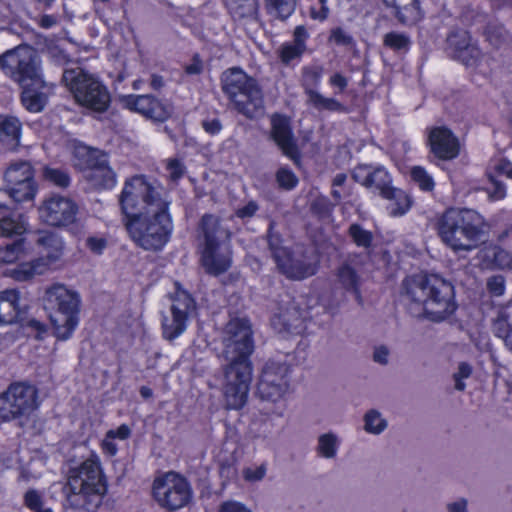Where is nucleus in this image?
Listing matches in <instances>:
<instances>
[{
	"label": "nucleus",
	"mask_w": 512,
	"mask_h": 512,
	"mask_svg": "<svg viewBox=\"0 0 512 512\" xmlns=\"http://www.w3.org/2000/svg\"><path fill=\"white\" fill-rule=\"evenodd\" d=\"M171 200L164 187L144 176L126 181L120 195L123 224L133 242L146 251H161L173 232Z\"/></svg>",
	"instance_id": "obj_1"
},
{
	"label": "nucleus",
	"mask_w": 512,
	"mask_h": 512,
	"mask_svg": "<svg viewBox=\"0 0 512 512\" xmlns=\"http://www.w3.org/2000/svg\"><path fill=\"white\" fill-rule=\"evenodd\" d=\"M402 298L411 315L433 322L447 319L456 310L453 285L434 275L405 278Z\"/></svg>",
	"instance_id": "obj_2"
},
{
	"label": "nucleus",
	"mask_w": 512,
	"mask_h": 512,
	"mask_svg": "<svg viewBox=\"0 0 512 512\" xmlns=\"http://www.w3.org/2000/svg\"><path fill=\"white\" fill-rule=\"evenodd\" d=\"M63 492L65 508L95 512L100 507L107 492V481L97 455L92 454L69 470Z\"/></svg>",
	"instance_id": "obj_3"
},
{
	"label": "nucleus",
	"mask_w": 512,
	"mask_h": 512,
	"mask_svg": "<svg viewBox=\"0 0 512 512\" xmlns=\"http://www.w3.org/2000/svg\"><path fill=\"white\" fill-rule=\"evenodd\" d=\"M489 225L485 218L473 209L446 210L437 222L441 241L453 252H471L484 243Z\"/></svg>",
	"instance_id": "obj_4"
},
{
	"label": "nucleus",
	"mask_w": 512,
	"mask_h": 512,
	"mask_svg": "<svg viewBox=\"0 0 512 512\" xmlns=\"http://www.w3.org/2000/svg\"><path fill=\"white\" fill-rule=\"evenodd\" d=\"M220 82L223 93L240 114L253 119L262 113L263 91L255 78L239 67H232L221 74Z\"/></svg>",
	"instance_id": "obj_5"
},
{
	"label": "nucleus",
	"mask_w": 512,
	"mask_h": 512,
	"mask_svg": "<svg viewBox=\"0 0 512 512\" xmlns=\"http://www.w3.org/2000/svg\"><path fill=\"white\" fill-rule=\"evenodd\" d=\"M62 81L80 106L96 113H103L109 108V89L97 75L75 67L64 70Z\"/></svg>",
	"instance_id": "obj_6"
},
{
	"label": "nucleus",
	"mask_w": 512,
	"mask_h": 512,
	"mask_svg": "<svg viewBox=\"0 0 512 512\" xmlns=\"http://www.w3.org/2000/svg\"><path fill=\"white\" fill-rule=\"evenodd\" d=\"M79 295L62 284L48 288L44 296L45 309L49 311L55 335L67 340L78 325Z\"/></svg>",
	"instance_id": "obj_7"
},
{
	"label": "nucleus",
	"mask_w": 512,
	"mask_h": 512,
	"mask_svg": "<svg viewBox=\"0 0 512 512\" xmlns=\"http://www.w3.org/2000/svg\"><path fill=\"white\" fill-rule=\"evenodd\" d=\"M0 69L22 88L42 81L41 59L30 45L23 44L0 55Z\"/></svg>",
	"instance_id": "obj_8"
},
{
	"label": "nucleus",
	"mask_w": 512,
	"mask_h": 512,
	"mask_svg": "<svg viewBox=\"0 0 512 512\" xmlns=\"http://www.w3.org/2000/svg\"><path fill=\"white\" fill-rule=\"evenodd\" d=\"M219 377L225 405L228 409H241L247 402L253 375L252 362L221 361Z\"/></svg>",
	"instance_id": "obj_9"
},
{
	"label": "nucleus",
	"mask_w": 512,
	"mask_h": 512,
	"mask_svg": "<svg viewBox=\"0 0 512 512\" xmlns=\"http://www.w3.org/2000/svg\"><path fill=\"white\" fill-rule=\"evenodd\" d=\"M40 405L38 389L26 382H14L0 394V418L4 421L28 419Z\"/></svg>",
	"instance_id": "obj_10"
},
{
	"label": "nucleus",
	"mask_w": 512,
	"mask_h": 512,
	"mask_svg": "<svg viewBox=\"0 0 512 512\" xmlns=\"http://www.w3.org/2000/svg\"><path fill=\"white\" fill-rule=\"evenodd\" d=\"M268 245L280 272L289 279L302 280L317 271L315 260L302 249L289 251L281 245L278 235L269 234Z\"/></svg>",
	"instance_id": "obj_11"
},
{
	"label": "nucleus",
	"mask_w": 512,
	"mask_h": 512,
	"mask_svg": "<svg viewBox=\"0 0 512 512\" xmlns=\"http://www.w3.org/2000/svg\"><path fill=\"white\" fill-rule=\"evenodd\" d=\"M291 372V366L287 362L268 360L258 377V397L271 403L284 399L290 391Z\"/></svg>",
	"instance_id": "obj_12"
},
{
	"label": "nucleus",
	"mask_w": 512,
	"mask_h": 512,
	"mask_svg": "<svg viewBox=\"0 0 512 512\" xmlns=\"http://www.w3.org/2000/svg\"><path fill=\"white\" fill-rule=\"evenodd\" d=\"M7 190L0 191V210L7 209L4 198L15 202L32 200L36 193L33 181V169L27 161H17L10 164L5 175Z\"/></svg>",
	"instance_id": "obj_13"
},
{
	"label": "nucleus",
	"mask_w": 512,
	"mask_h": 512,
	"mask_svg": "<svg viewBox=\"0 0 512 512\" xmlns=\"http://www.w3.org/2000/svg\"><path fill=\"white\" fill-rule=\"evenodd\" d=\"M152 492L155 501L168 510L184 507L192 494L186 479L174 472L157 477L153 482Z\"/></svg>",
	"instance_id": "obj_14"
},
{
	"label": "nucleus",
	"mask_w": 512,
	"mask_h": 512,
	"mask_svg": "<svg viewBox=\"0 0 512 512\" xmlns=\"http://www.w3.org/2000/svg\"><path fill=\"white\" fill-rule=\"evenodd\" d=\"M323 69L319 66L304 67L302 69V86L307 95V103L317 110H327L331 112H345L346 108L338 100L327 98L316 91L320 84Z\"/></svg>",
	"instance_id": "obj_15"
},
{
	"label": "nucleus",
	"mask_w": 512,
	"mask_h": 512,
	"mask_svg": "<svg viewBox=\"0 0 512 512\" xmlns=\"http://www.w3.org/2000/svg\"><path fill=\"white\" fill-rule=\"evenodd\" d=\"M39 213L46 224L63 227L75 222L78 206L69 198L52 196L44 201L39 208Z\"/></svg>",
	"instance_id": "obj_16"
},
{
	"label": "nucleus",
	"mask_w": 512,
	"mask_h": 512,
	"mask_svg": "<svg viewBox=\"0 0 512 512\" xmlns=\"http://www.w3.org/2000/svg\"><path fill=\"white\" fill-rule=\"evenodd\" d=\"M86 156L85 178L95 189H111L116 184V175L108 166L107 156L95 150L83 149Z\"/></svg>",
	"instance_id": "obj_17"
},
{
	"label": "nucleus",
	"mask_w": 512,
	"mask_h": 512,
	"mask_svg": "<svg viewBox=\"0 0 512 512\" xmlns=\"http://www.w3.org/2000/svg\"><path fill=\"white\" fill-rule=\"evenodd\" d=\"M120 102L125 108L154 121L163 122L172 114V107L169 104L149 94L122 96Z\"/></svg>",
	"instance_id": "obj_18"
},
{
	"label": "nucleus",
	"mask_w": 512,
	"mask_h": 512,
	"mask_svg": "<svg viewBox=\"0 0 512 512\" xmlns=\"http://www.w3.org/2000/svg\"><path fill=\"white\" fill-rule=\"evenodd\" d=\"M353 180L384 197L392 188V177L382 165L359 164L351 172Z\"/></svg>",
	"instance_id": "obj_19"
},
{
	"label": "nucleus",
	"mask_w": 512,
	"mask_h": 512,
	"mask_svg": "<svg viewBox=\"0 0 512 512\" xmlns=\"http://www.w3.org/2000/svg\"><path fill=\"white\" fill-rule=\"evenodd\" d=\"M430 151L440 160H452L459 154L460 145L453 132L444 127H434L428 134Z\"/></svg>",
	"instance_id": "obj_20"
},
{
	"label": "nucleus",
	"mask_w": 512,
	"mask_h": 512,
	"mask_svg": "<svg viewBox=\"0 0 512 512\" xmlns=\"http://www.w3.org/2000/svg\"><path fill=\"white\" fill-rule=\"evenodd\" d=\"M198 233L203 240V246L229 245L231 238L229 227L221 218L213 214L202 216Z\"/></svg>",
	"instance_id": "obj_21"
},
{
	"label": "nucleus",
	"mask_w": 512,
	"mask_h": 512,
	"mask_svg": "<svg viewBox=\"0 0 512 512\" xmlns=\"http://www.w3.org/2000/svg\"><path fill=\"white\" fill-rule=\"evenodd\" d=\"M271 136L283 154L293 161L299 158V150L289 119L282 115L271 118Z\"/></svg>",
	"instance_id": "obj_22"
},
{
	"label": "nucleus",
	"mask_w": 512,
	"mask_h": 512,
	"mask_svg": "<svg viewBox=\"0 0 512 512\" xmlns=\"http://www.w3.org/2000/svg\"><path fill=\"white\" fill-rule=\"evenodd\" d=\"M201 261L209 274L219 275L226 272L231 266L230 246H203Z\"/></svg>",
	"instance_id": "obj_23"
},
{
	"label": "nucleus",
	"mask_w": 512,
	"mask_h": 512,
	"mask_svg": "<svg viewBox=\"0 0 512 512\" xmlns=\"http://www.w3.org/2000/svg\"><path fill=\"white\" fill-rule=\"evenodd\" d=\"M448 46L452 50L453 57L464 63L472 65L480 57V50L470 42L468 32L459 30L451 32L447 38Z\"/></svg>",
	"instance_id": "obj_24"
},
{
	"label": "nucleus",
	"mask_w": 512,
	"mask_h": 512,
	"mask_svg": "<svg viewBox=\"0 0 512 512\" xmlns=\"http://www.w3.org/2000/svg\"><path fill=\"white\" fill-rule=\"evenodd\" d=\"M20 292L16 289L0 291V326L11 325L19 321Z\"/></svg>",
	"instance_id": "obj_25"
},
{
	"label": "nucleus",
	"mask_w": 512,
	"mask_h": 512,
	"mask_svg": "<svg viewBox=\"0 0 512 512\" xmlns=\"http://www.w3.org/2000/svg\"><path fill=\"white\" fill-rule=\"evenodd\" d=\"M221 361L252 362L250 357L254 352V339L250 340H221Z\"/></svg>",
	"instance_id": "obj_26"
},
{
	"label": "nucleus",
	"mask_w": 512,
	"mask_h": 512,
	"mask_svg": "<svg viewBox=\"0 0 512 512\" xmlns=\"http://www.w3.org/2000/svg\"><path fill=\"white\" fill-rule=\"evenodd\" d=\"M272 325L280 333L299 334L303 329L301 312L294 305H289L274 315Z\"/></svg>",
	"instance_id": "obj_27"
},
{
	"label": "nucleus",
	"mask_w": 512,
	"mask_h": 512,
	"mask_svg": "<svg viewBox=\"0 0 512 512\" xmlns=\"http://www.w3.org/2000/svg\"><path fill=\"white\" fill-rule=\"evenodd\" d=\"M293 42L284 43L279 48V58L283 64L288 65L291 61L300 59L306 50V40L309 35L306 28L299 25L293 33Z\"/></svg>",
	"instance_id": "obj_28"
},
{
	"label": "nucleus",
	"mask_w": 512,
	"mask_h": 512,
	"mask_svg": "<svg viewBox=\"0 0 512 512\" xmlns=\"http://www.w3.org/2000/svg\"><path fill=\"white\" fill-rule=\"evenodd\" d=\"M55 262L45 255L30 262L20 264L12 270L11 276L16 281H28L36 275H42L47 272Z\"/></svg>",
	"instance_id": "obj_29"
},
{
	"label": "nucleus",
	"mask_w": 512,
	"mask_h": 512,
	"mask_svg": "<svg viewBox=\"0 0 512 512\" xmlns=\"http://www.w3.org/2000/svg\"><path fill=\"white\" fill-rule=\"evenodd\" d=\"M394 9L396 18L403 24H413L422 17L417 0H383Z\"/></svg>",
	"instance_id": "obj_30"
},
{
	"label": "nucleus",
	"mask_w": 512,
	"mask_h": 512,
	"mask_svg": "<svg viewBox=\"0 0 512 512\" xmlns=\"http://www.w3.org/2000/svg\"><path fill=\"white\" fill-rule=\"evenodd\" d=\"M21 122L11 115H0V141L9 149L19 145Z\"/></svg>",
	"instance_id": "obj_31"
},
{
	"label": "nucleus",
	"mask_w": 512,
	"mask_h": 512,
	"mask_svg": "<svg viewBox=\"0 0 512 512\" xmlns=\"http://www.w3.org/2000/svg\"><path fill=\"white\" fill-rule=\"evenodd\" d=\"M482 258L491 269H512V253L496 245L482 250Z\"/></svg>",
	"instance_id": "obj_32"
},
{
	"label": "nucleus",
	"mask_w": 512,
	"mask_h": 512,
	"mask_svg": "<svg viewBox=\"0 0 512 512\" xmlns=\"http://www.w3.org/2000/svg\"><path fill=\"white\" fill-rule=\"evenodd\" d=\"M36 244L42 247V251L50 260L58 261L64 250L63 239L53 232H41L36 240Z\"/></svg>",
	"instance_id": "obj_33"
},
{
	"label": "nucleus",
	"mask_w": 512,
	"mask_h": 512,
	"mask_svg": "<svg viewBox=\"0 0 512 512\" xmlns=\"http://www.w3.org/2000/svg\"><path fill=\"white\" fill-rule=\"evenodd\" d=\"M250 340L253 331L250 322L245 318H233L225 326L221 340Z\"/></svg>",
	"instance_id": "obj_34"
},
{
	"label": "nucleus",
	"mask_w": 512,
	"mask_h": 512,
	"mask_svg": "<svg viewBox=\"0 0 512 512\" xmlns=\"http://www.w3.org/2000/svg\"><path fill=\"white\" fill-rule=\"evenodd\" d=\"M234 19L255 18L259 10L258 0H224Z\"/></svg>",
	"instance_id": "obj_35"
},
{
	"label": "nucleus",
	"mask_w": 512,
	"mask_h": 512,
	"mask_svg": "<svg viewBox=\"0 0 512 512\" xmlns=\"http://www.w3.org/2000/svg\"><path fill=\"white\" fill-rule=\"evenodd\" d=\"M340 438L334 432L320 434L317 438L315 452L325 459L336 458L340 446Z\"/></svg>",
	"instance_id": "obj_36"
},
{
	"label": "nucleus",
	"mask_w": 512,
	"mask_h": 512,
	"mask_svg": "<svg viewBox=\"0 0 512 512\" xmlns=\"http://www.w3.org/2000/svg\"><path fill=\"white\" fill-rule=\"evenodd\" d=\"M26 229V218L22 214H11L0 219V237L21 236Z\"/></svg>",
	"instance_id": "obj_37"
},
{
	"label": "nucleus",
	"mask_w": 512,
	"mask_h": 512,
	"mask_svg": "<svg viewBox=\"0 0 512 512\" xmlns=\"http://www.w3.org/2000/svg\"><path fill=\"white\" fill-rule=\"evenodd\" d=\"M383 198L391 201L389 210L390 215L394 217L404 215L410 209L412 203L408 194L393 186Z\"/></svg>",
	"instance_id": "obj_38"
},
{
	"label": "nucleus",
	"mask_w": 512,
	"mask_h": 512,
	"mask_svg": "<svg viewBox=\"0 0 512 512\" xmlns=\"http://www.w3.org/2000/svg\"><path fill=\"white\" fill-rule=\"evenodd\" d=\"M338 280L340 284L348 291H352L355 294L356 300L361 302V294L359 292V275L349 264L344 263L338 269Z\"/></svg>",
	"instance_id": "obj_39"
},
{
	"label": "nucleus",
	"mask_w": 512,
	"mask_h": 512,
	"mask_svg": "<svg viewBox=\"0 0 512 512\" xmlns=\"http://www.w3.org/2000/svg\"><path fill=\"white\" fill-rule=\"evenodd\" d=\"M187 319L188 318L177 314L164 316L162 320L164 338L171 341L179 337L187 328Z\"/></svg>",
	"instance_id": "obj_40"
},
{
	"label": "nucleus",
	"mask_w": 512,
	"mask_h": 512,
	"mask_svg": "<svg viewBox=\"0 0 512 512\" xmlns=\"http://www.w3.org/2000/svg\"><path fill=\"white\" fill-rule=\"evenodd\" d=\"M178 286V284H176ZM195 308V302L191 295L177 287L175 294L172 297L171 314L182 315L188 318V315Z\"/></svg>",
	"instance_id": "obj_41"
},
{
	"label": "nucleus",
	"mask_w": 512,
	"mask_h": 512,
	"mask_svg": "<svg viewBox=\"0 0 512 512\" xmlns=\"http://www.w3.org/2000/svg\"><path fill=\"white\" fill-rule=\"evenodd\" d=\"M364 431L371 435H380L388 427V421L377 409L368 410L363 416Z\"/></svg>",
	"instance_id": "obj_42"
},
{
	"label": "nucleus",
	"mask_w": 512,
	"mask_h": 512,
	"mask_svg": "<svg viewBox=\"0 0 512 512\" xmlns=\"http://www.w3.org/2000/svg\"><path fill=\"white\" fill-rule=\"evenodd\" d=\"M348 235L352 241L361 248L368 249L374 240L373 233L364 229L360 224L353 223L348 229Z\"/></svg>",
	"instance_id": "obj_43"
},
{
	"label": "nucleus",
	"mask_w": 512,
	"mask_h": 512,
	"mask_svg": "<svg viewBox=\"0 0 512 512\" xmlns=\"http://www.w3.org/2000/svg\"><path fill=\"white\" fill-rule=\"evenodd\" d=\"M24 240L18 239L10 244L0 246V263L10 264L20 258L24 251Z\"/></svg>",
	"instance_id": "obj_44"
},
{
	"label": "nucleus",
	"mask_w": 512,
	"mask_h": 512,
	"mask_svg": "<svg viewBox=\"0 0 512 512\" xmlns=\"http://www.w3.org/2000/svg\"><path fill=\"white\" fill-rule=\"evenodd\" d=\"M267 11L270 15L281 20L289 17L293 10V4L288 0H267Z\"/></svg>",
	"instance_id": "obj_45"
},
{
	"label": "nucleus",
	"mask_w": 512,
	"mask_h": 512,
	"mask_svg": "<svg viewBox=\"0 0 512 512\" xmlns=\"http://www.w3.org/2000/svg\"><path fill=\"white\" fill-rule=\"evenodd\" d=\"M383 43L386 47L395 50H408L411 41L410 38L404 34L399 32H389L384 36Z\"/></svg>",
	"instance_id": "obj_46"
},
{
	"label": "nucleus",
	"mask_w": 512,
	"mask_h": 512,
	"mask_svg": "<svg viewBox=\"0 0 512 512\" xmlns=\"http://www.w3.org/2000/svg\"><path fill=\"white\" fill-rule=\"evenodd\" d=\"M411 177L421 190L428 192L434 189L435 183L433 178L424 168L420 166L413 167L411 170Z\"/></svg>",
	"instance_id": "obj_47"
},
{
	"label": "nucleus",
	"mask_w": 512,
	"mask_h": 512,
	"mask_svg": "<svg viewBox=\"0 0 512 512\" xmlns=\"http://www.w3.org/2000/svg\"><path fill=\"white\" fill-rule=\"evenodd\" d=\"M22 103L31 112H39L44 107L42 95L26 88H24L22 93Z\"/></svg>",
	"instance_id": "obj_48"
},
{
	"label": "nucleus",
	"mask_w": 512,
	"mask_h": 512,
	"mask_svg": "<svg viewBox=\"0 0 512 512\" xmlns=\"http://www.w3.org/2000/svg\"><path fill=\"white\" fill-rule=\"evenodd\" d=\"M44 177L46 180L60 188H66L70 184V177L68 173L62 169L46 167L44 169Z\"/></svg>",
	"instance_id": "obj_49"
},
{
	"label": "nucleus",
	"mask_w": 512,
	"mask_h": 512,
	"mask_svg": "<svg viewBox=\"0 0 512 512\" xmlns=\"http://www.w3.org/2000/svg\"><path fill=\"white\" fill-rule=\"evenodd\" d=\"M472 366L467 362H460L457 370L453 373L454 388L457 391H464L466 384L465 379H468L472 375Z\"/></svg>",
	"instance_id": "obj_50"
},
{
	"label": "nucleus",
	"mask_w": 512,
	"mask_h": 512,
	"mask_svg": "<svg viewBox=\"0 0 512 512\" xmlns=\"http://www.w3.org/2000/svg\"><path fill=\"white\" fill-rule=\"evenodd\" d=\"M276 180L279 186L286 190L293 189L298 183V178L294 172L285 167H282L277 171Z\"/></svg>",
	"instance_id": "obj_51"
},
{
	"label": "nucleus",
	"mask_w": 512,
	"mask_h": 512,
	"mask_svg": "<svg viewBox=\"0 0 512 512\" xmlns=\"http://www.w3.org/2000/svg\"><path fill=\"white\" fill-rule=\"evenodd\" d=\"M493 329L496 335L508 342V339L512 336V327L508 323V317L501 313L493 323Z\"/></svg>",
	"instance_id": "obj_52"
},
{
	"label": "nucleus",
	"mask_w": 512,
	"mask_h": 512,
	"mask_svg": "<svg viewBox=\"0 0 512 512\" xmlns=\"http://www.w3.org/2000/svg\"><path fill=\"white\" fill-rule=\"evenodd\" d=\"M267 467L265 464L259 466L246 467L242 471L243 478L248 482L261 481L266 475Z\"/></svg>",
	"instance_id": "obj_53"
},
{
	"label": "nucleus",
	"mask_w": 512,
	"mask_h": 512,
	"mask_svg": "<svg viewBox=\"0 0 512 512\" xmlns=\"http://www.w3.org/2000/svg\"><path fill=\"white\" fill-rule=\"evenodd\" d=\"M490 185L486 188V191L491 200H502L506 196V188L499 180L495 179L489 174Z\"/></svg>",
	"instance_id": "obj_54"
},
{
	"label": "nucleus",
	"mask_w": 512,
	"mask_h": 512,
	"mask_svg": "<svg viewBox=\"0 0 512 512\" xmlns=\"http://www.w3.org/2000/svg\"><path fill=\"white\" fill-rule=\"evenodd\" d=\"M330 41L337 45L351 47L354 45L353 37L342 28H335L331 31Z\"/></svg>",
	"instance_id": "obj_55"
},
{
	"label": "nucleus",
	"mask_w": 512,
	"mask_h": 512,
	"mask_svg": "<svg viewBox=\"0 0 512 512\" xmlns=\"http://www.w3.org/2000/svg\"><path fill=\"white\" fill-rule=\"evenodd\" d=\"M487 288L494 296H501L505 292V279L501 275H496L488 279Z\"/></svg>",
	"instance_id": "obj_56"
},
{
	"label": "nucleus",
	"mask_w": 512,
	"mask_h": 512,
	"mask_svg": "<svg viewBox=\"0 0 512 512\" xmlns=\"http://www.w3.org/2000/svg\"><path fill=\"white\" fill-rule=\"evenodd\" d=\"M24 503H25L26 507H28L29 509H31L33 511L43 508L41 494L34 489L28 490L25 493Z\"/></svg>",
	"instance_id": "obj_57"
},
{
	"label": "nucleus",
	"mask_w": 512,
	"mask_h": 512,
	"mask_svg": "<svg viewBox=\"0 0 512 512\" xmlns=\"http://www.w3.org/2000/svg\"><path fill=\"white\" fill-rule=\"evenodd\" d=\"M166 169L168 171L169 178L173 181H177L185 173L184 165L179 160L176 159H170L167 162Z\"/></svg>",
	"instance_id": "obj_58"
},
{
	"label": "nucleus",
	"mask_w": 512,
	"mask_h": 512,
	"mask_svg": "<svg viewBox=\"0 0 512 512\" xmlns=\"http://www.w3.org/2000/svg\"><path fill=\"white\" fill-rule=\"evenodd\" d=\"M184 72L188 76L199 75L203 72L204 64L202 59L198 54H195L190 63H187L183 66Z\"/></svg>",
	"instance_id": "obj_59"
},
{
	"label": "nucleus",
	"mask_w": 512,
	"mask_h": 512,
	"mask_svg": "<svg viewBox=\"0 0 512 512\" xmlns=\"http://www.w3.org/2000/svg\"><path fill=\"white\" fill-rule=\"evenodd\" d=\"M258 209L259 206L255 201H249L247 204H245L242 207H239L235 211V216H237L240 219H249L255 215Z\"/></svg>",
	"instance_id": "obj_60"
},
{
	"label": "nucleus",
	"mask_w": 512,
	"mask_h": 512,
	"mask_svg": "<svg viewBox=\"0 0 512 512\" xmlns=\"http://www.w3.org/2000/svg\"><path fill=\"white\" fill-rule=\"evenodd\" d=\"M86 246L94 254L100 255L106 248L107 241L105 238L102 237H89L86 240Z\"/></svg>",
	"instance_id": "obj_61"
},
{
	"label": "nucleus",
	"mask_w": 512,
	"mask_h": 512,
	"mask_svg": "<svg viewBox=\"0 0 512 512\" xmlns=\"http://www.w3.org/2000/svg\"><path fill=\"white\" fill-rule=\"evenodd\" d=\"M389 354V349L384 345H380L374 348L372 359L375 363L387 365L389 362Z\"/></svg>",
	"instance_id": "obj_62"
},
{
	"label": "nucleus",
	"mask_w": 512,
	"mask_h": 512,
	"mask_svg": "<svg viewBox=\"0 0 512 512\" xmlns=\"http://www.w3.org/2000/svg\"><path fill=\"white\" fill-rule=\"evenodd\" d=\"M447 512H468V501L465 498H457L446 503Z\"/></svg>",
	"instance_id": "obj_63"
},
{
	"label": "nucleus",
	"mask_w": 512,
	"mask_h": 512,
	"mask_svg": "<svg viewBox=\"0 0 512 512\" xmlns=\"http://www.w3.org/2000/svg\"><path fill=\"white\" fill-rule=\"evenodd\" d=\"M219 512H252V511L240 502L226 501L220 506Z\"/></svg>",
	"instance_id": "obj_64"
}]
</instances>
